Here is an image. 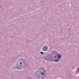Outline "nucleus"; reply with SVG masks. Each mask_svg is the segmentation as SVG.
<instances>
[{
    "mask_svg": "<svg viewBox=\"0 0 79 79\" xmlns=\"http://www.w3.org/2000/svg\"><path fill=\"white\" fill-rule=\"evenodd\" d=\"M1 6H0V8Z\"/></svg>",
    "mask_w": 79,
    "mask_h": 79,
    "instance_id": "obj_8",
    "label": "nucleus"
},
{
    "mask_svg": "<svg viewBox=\"0 0 79 79\" xmlns=\"http://www.w3.org/2000/svg\"><path fill=\"white\" fill-rule=\"evenodd\" d=\"M43 49L44 51H47L48 50V47L47 46H45L43 47Z\"/></svg>",
    "mask_w": 79,
    "mask_h": 79,
    "instance_id": "obj_2",
    "label": "nucleus"
},
{
    "mask_svg": "<svg viewBox=\"0 0 79 79\" xmlns=\"http://www.w3.org/2000/svg\"><path fill=\"white\" fill-rule=\"evenodd\" d=\"M59 60L58 59H56L55 60V62H58V61Z\"/></svg>",
    "mask_w": 79,
    "mask_h": 79,
    "instance_id": "obj_4",
    "label": "nucleus"
},
{
    "mask_svg": "<svg viewBox=\"0 0 79 79\" xmlns=\"http://www.w3.org/2000/svg\"><path fill=\"white\" fill-rule=\"evenodd\" d=\"M46 74V71L44 70L41 69V71L38 72L37 73V76L40 78L44 77V75Z\"/></svg>",
    "mask_w": 79,
    "mask_h": 79,
    "instance_id": "obj_1",
    "label": "nucleus"
},
{
    "mask_svg": "<svg viewBox=\"0 0 79 79\" xmlns=\"http://www.w3.org/2000/svg\"><path fill=\"white\" fill-rule=\"evenodd\" d=\"M55 58H56V57L55 56Z\"/></svg>",
    "mask_w": 79,
    "mask_h": 79,
    "instance_id": "obj_7",
    "label": "nucleus"
},
{
    "mask_svg": "<svg viewBox=\"0 0 79 79\" xmlns=\"http://www.w3.org/2000/svg\"><path fill=\"white\" fill-rule=\"evenodd\" d=\"M78 77H79V76Z\"/></svg>",
    "mask_w": 79,
    "mask_h": 79,
    "instance_id": "obj_9",
    "label": "nucleus"
},
{
    "mask_svg": "<svg viewBox=\"0 0 79 79\" xmlns=\"http://www.w3.org/2000/svg\"><path fill=\"white\" fill-rule=\"evenodd\" d=\"M40 53H41V54H44V52H41Z\"/></svg>",
    "mask_w": 79,
    "mask_h": 79,
    "instance_id": "obj_5",
    "label": "nucleus"
},
{
    "mask_svg": "<svg viewBox=\"0 0 79 79\" xmlns=\"http://www.w3.org/2000/svg\"><path fill=\"white\" fill-rule=\"evenodd\" d=\"M20 64H22V63H20Z\"/></svg>",
    "mask_w": 79,
    "mask_h": 79,
    "instance_id": "obj_6",
    "label": "nucleus"
},
{
    "mask_svg": "<svg viewBox=\"0 0 79 79\" xmlns=\"http://www.w3.org/2000/svg\"><path fill=\"white\" fill-rule=\"evenodd\" d=\"M58 58H61V55L58 54Z\"/></svg>",
    "mask_w": 79,
    "mask_h": 79,
    "instance_id": "obj_3",
    "label": "nucleus"
}]
</instances>
